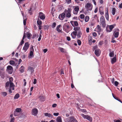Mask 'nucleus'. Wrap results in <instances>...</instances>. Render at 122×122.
<instances>
[{
    "label": "nucleus",
    "instance_id": "nucleus-1",
    "mask_svg": "<svg viewBox=\"0 0 122 122\" xmlns=\"http://www.w3.org/2000/svg\"><path fill=\"white\" fill-rule=\"evenodd\" d=\"M13 79L12 77H11L9 78V81L7 82L5 85V87L7 89L8 88L9 86V92L10 93H12L11 90H14L15 85L13 83Z\"/></svg>",
    "mask_w": 122,
    "mask_h": 122
},
{
    "label": "nucleus",
    "instance_id": "nucleus-2",
    "mask_svg": "<svg viewBox=\"0 0 122 122\" xmlns=\"http://www.w3.org/2000/svg\"><path fill=\"white\" fill-rule=\"evenodd\" d=\"M73 30L75 31H73L71 33V35L72 37L74 39L76 37V36L77 35V31H79L81 30V29L80 27H74Z\"/></svg>",
    "mask_w": 122,
    "mask_h": 122
},
{
    "label": "nucleus",
    "instance_id": "nucleus-3",
    "mask_svg": "<svg viewBox=\"0 0 122 122\" xmlns=\"http://www.w3.org/2000/svg\"><path fill=\"white\" fill-rule=\"evenodd\" d=\"M66 17L70 18L71 16V9L68 8L67 10L65 9L64 12Z\"/></svg>",
    "mask_w": 122,
    "mask_h": 122
},
{
    "label": "nucleus",
    "instance_id": "nucleus-4",
    "mask_svg": "<svg viewBox=\"0 0 122 122\" xmlns=\"http://www.w3.org/2000/svg\"><path fill=\"white\" fill-rule=\"evenodd\" d=\"M100 21L102 27L103 28L105 27L106 26V23L104 17L103 16H102L101 17Z\"/></svg>",
    "mask_w": 122,
    "mask_h": 122
},
{
    "label": "nucleus",
    "instance_id": "nucleus-5",
    "mask_svg": "<svg viewBox=\"0 0 122 122\" xmlns=\"http://www.w3.org/2000/svg\"><path fill=\"white\" fill-rule=\"evenodd\" d=\"M85 8L87 11L91 10L92 8V5L90 3H87L85 5Z\"/></svg>",
    "mask_w": 122,
    "mask_h": 122
},
{
    "label": "nucleus",
    "instance_id": "nucleus-6",
    "mask_svg": "<svg viewBox=\"0 0 122 122\" xmlns=\"http://www.w3.org/2000/svg\"><path fill=\"white\" fill-rule=\"evenodd\" d=\"M69 25L68 24H65L63 26V28L64 30L67 33H68L70 31V30H69Z\"/></svg>",
    "mask_w": 122,
    "mask_h": 122
},
{
    "label": "nucleus",
    "instance_id": "nucleus-7",
    "mask_svg": "<svg viewBox=\"0 0 122 122\" xmlns=\"http://www.w3.org/2000/svg\"><path fill=\"white\" fill-rule=\"evenodd\" d=\"M13 68L11 66H8L7 67V71L10 74H12L13 71Z\"/></svg>",
    "mask_w": 122,
    "mask_h": 122
},
{
    "label": "nucleus",
    "instance_id": "nucleus-8",
    "mask_svg": "<svg viewBox=\"0 0 122 122\" xmlns=\"http://www.w3.org/2000/svg\"><path fill=\"white\" fill-rule=\"evenodd\" d=\"M119 30L118 28L115 29V30L113 34V36L117 38L118 37L119 35Z\"/></svg>",
    "mask_w": 122,
    "mask_h": 122
},
{
    "label": "nucleus",
    "instance_id": "nucleus-9",
    "mask_svg": "<svg viewBox=\"0 0 122 122\" xmlns=\"http://www.w3.org/2000/svg\"><path fill=\"white\" fill-rule=\"evenodd\" d=\"M30 44L28 42H25L24 45V46L23 47V50L25 52L29 47Z\"/></svg>",
    "mask_w": 122,
    "mask_h": 122
},
{
    "label": "nucleus",
    "instance_id": "nucleus-10",
    "mask_svg": "<svg viewBox=\"0 0 122 122\" xmlns=\"http://www.w3.org/2000/svg\"><path fill=\"white\" fill-rule=\"evenodd\" d=\"M68 119L69 122H77V121L73 116L69 117Z\"/></svg>",
    "mask_w": 122,
    "mask_h": 122
},
{
    "label": "nucleus",
    "instance_id": "nucleus-11",
    "mask_svg": "<svg viewBox=\"0 0 122 122\" xmlns=\"http://www.w3.org/2000/svg\"><path fill=\"white\" fill-rule=\"evenodd\" d=\"M81 115L84 119H87L90 121L92 120V118L88 115H85L82 114H81Z\"/></svg>",
    "mask_w": 122,
    "mask_h": 122
},
{
    "label": "nucleus",
    "instance_id": "nucleus-12",
    "mask_svg": "<svg viewBox=\"0 0 122 122\" xmlns=\"http://www.w3.org/2000/svg\"><path fill=\"white\" fill-rule=\"evenodd\" d=\"M101 51L99 49H97L95 50V54L97 56H99L101 54Z\"/></svg>",
    "mask_w": 122,
    "mask_h": 122
},
{
    "label": "nucleus",
    "instance_id": "nucleus-13",
    "mask_svg": "<svg viewBox=\"0 0 122 122\" xmlns=\"http://www.w3.org/2000/svg\"><path fill=\"white\" fill-rule=\"evenodd\" d=\"M38 113V110L36 108H35L32 109L31 112L32 114L33 115L36 116Z\"/></svg>",
    "mask_w": 122,
    "mask_h": 122
},
{
    "label": "nucleus",
    "instance_id": "nucleus-14",
    "mask_svg": "<svg viewBox=\"0 0 122 122\" xmlns=\"http://www.w3.org/2000/svg\"><path fill=\"white\" fill-rule=\"evenodd\" d=\"M39 16L40 18L42 20H44L45 18V15L41 12L39 13Z\"/></svg>",
    "mask_w": 122,
    "mask_h": 122
},
{
    "label": "nucleus",
    "instance_id": "nucleus-15",
    "mask_svg": "<svg viewBox=\"0 0 122 122\" xmlns=\"http://www.w3.org/2000/svg\"><path fill=\"white\" fill-rule=\"evenodd\" d=\"M65 16V15L63 12L59 15L58 17L60 20H63Z\"/></svg>",
    "mask_w": 122,
    "mask_h": 122
},
{
    "label": "nucleus",
    "instance_id": "nucleus-16",
    "mask_svg": "<svg viewBox=\"0 0 122 122\" xmlns=\"http://www.w3.org/2000/svg\"><path fill=\"white\" fill-rule=\"evenodd\" d=\"M105 17L106 19L108 20H109V13L108 9H107L105 11Z\"/></svg>",
    "mask_w": 122,
    "mask_h": 122
},
{
    "label": "nucleus",
    "instance_id": "nucleus-17",
    "mask_svg": "<svg viewBox=\"0 0 122 122\" xmlns=\"http://www.w3.org/2000/svg\"><path fill=\"white\" fill-rule=\"evenodd\" d=\"M96 30H97L96 31L97 32L98 34L100 35V32L102 30L101 26L99 25H98L96 27Z\"/></svg>",
    "mask_w": 122,
    "mask_h": 122
},
{
    "label": "nucleus",
    "instance_id": "nucleus-18",
    "mask_svg": "<svg viewBox=\"0 0 122 122\" xmlns=\"http://www.w3.org/2000/svg\"><path fill=\"white\" fill-rule=\"evenodd\" d=\"M79 8L78 6H75L74 8V10L76 12H73V13L74 14H77L79 10Z\"/></svg>",
    "mask_w": 122,
    "mask_h": 122
},
{
    "label": "nucleus",
    "instance_id": "nucleus-19",
    "mask_svg": "<svg viewBox=\"0 0 122 122\" xmlns=\"http://www.w3.org/2000/svg\"><path fill=\"white\" fill-rule=\"evenodd\" d=\"M114 26L112 25H110L109 27V29H110V30H108V28H106L107 31V32H111L112 30V29L114 28Z\"/></svg>",
    "mask_w": 122,
    "mask_h": 122
},
{
    "label": "nucleus",
    "instance_id": "nucleus-20",
    "mask_svg": "<svg viewBox=\"0 0 122 122\" xmlns=\"http://www.w3.org/2000/svg\"><path fill=\"white\" fill-rule=\"evenodd\" d=\"M45 115L47 117H48L52 118L53 117V115L50 113H44Z\"/></svg>",
    "mask_w": 122,
    "mask_h": 122
},
{
    "label": "nucleus",
    "instance_id": "nucleus-21",
    "mask_svg": "<svg viewBox=\"0 0 122 122\" xmlns=\"http://www.w3.org/2000/svg\"><path fill=\"white\" fill-rule=\"evenodd\" d=\"M82 33H81V30L79 31L78 32V33H77V38H80L81 37V36L82 35Z\"/></svg>",
    "mask_w": 122,
    "mask_h": 122
},
{
    "label": "nucleus",
    "instance_id": "nucleus-22",
    "mask_svg": "<svg viewBox=\"0 0 122 122\" xmlns=\"http://www.w3.org/2000/svg\"><path fill=\"white\" fill-rule=\"evenodd\" d=\"M61 25H58L56 27V30L58 32H61V29H60V27Z\"/></svg>",
    "mask_w": 122,
    "mask_h": 122
},
{
    "label": "nucleus",
    "instance_id": "nucleus-23",
    "mask_svg": "<svg viewBox=\"0 0 122 122\" xmlns=\"http://www.w3.org/2000/svg\"><path fill=\"white\" fill-rule=\"evenodd\" d=\"M111 49H110L109 50V51L110 52L109 54V56L111 57H112L113 56L114 53L113 51H112V52H111Z\"/></svg>",
    "mask_w": 122,
    "mask_h": 122
},
{
    "label": "nucleus",
    "instance_id": "nucleus-24",
    "mask_svg": "<svg viewBox=\"0 0 122 122\" xmlns=\"http://www.w3.org/2000/svg\"><path fill=\"white\" fill-rule=\"evenodd\" d=\"M57 122H62L61 117L60 116L58 117L56 119Z\"/></svg>",
    "mask_w": 122,
    "mask_h": 122
},
{
    "label": "nucleus",
    "instance_id": "nucleus-25",
    "mask_svg": "<svg viewBox=\"0 0 122 122\" xmlns=\"http://www.w3.org/2000/svg\"><path fill=\"white\" fill-rule=\"evenodd\" d=\"M116 61V57H114L112 58L111 60V62L112 64H114L115 63Z\"/></svg>",
    "mask_w": 122,
    "mask_h": 122
},
{
    "label": "nucleus",
    "instance_id": "nucleus-26",
    "mask_svg": "<svg viewBox=\"0 0 122 122\" xmlns=\"http://www.w3.org/2000/svg\"><path fill=\"white\" fill-rule=\"evenodd\" d=\"M28 70L31 72V73H33L34 71V69L33 67L30 66L28 67Z\"/></svg>",
    "mask_w": 122,
    "mask_h": 122
},
{
    "label": "nucleus",
    "instance_id": "nucleus-27",
    "mask_svg": "<svg viewBox=\"0 0 122 122\" xmlns=\"http://www.w3.org/2000/svg\"><path fill=\"white\" fill-rule=\"evenodd\" d=\"M116 9L114 8H113L112 9V14L113 15H114L115 13Z\"/></svg>",
    "mask_w": 122,
    "mask_h": 122
},
{
    "label": "nucleus",
    "instance_id": "nucleus-28",
    "mask_svg": "<svg viewBox=\"0 0 122 122\" xmlns=\"http://www.w3.org/2000/svg\"><path fill=\"white\" fill-rule=\"evenodd\" d=\"M21 110V109L20 108H17L15 109V111L18 112H20Z\"/></svg>",
    "mask_w": 122,
    "mask_h": 122
},
{
    "label": "nucleus",
    "instance_id": "nucleus-29",
    "mask_svg": "<svg viewBox=\"0 0 122 122\" xmlns=\"http://www.w3.org/2000/svg\"><path fill=\"white\" fill-rule=\"evenodd\" d=\"M19 97V94L17 93L15 95L14 98V99H17Z\"/></svg>",
    "mask_w": 122,
    "mask_h": 122
},
{
    "label": "nucleus",
    "instance_id": "nucleus-30",
    "mask_svg": "<svg viewBox=\"0 0 122 122\" xmlns=\"http://www.w3.org/2000/svg\"><path fill=\"white\" fill-rule=\"evenodd\" d=\"M59 50L60 51L62 52H64L65 50V49L59 47Z\"/></svg>",
    "mask_w": 122,
    "mask_h": 122
},
{
    "label": "nucleus",
    "instance_id": "nucleus-31",
    "mask_svg": "<svg viewBox=\"0 0 122 122\" xmlns=\"http://www.w3.org/2000/svg\"><path fill=\"white\" fill-rule=\"evenodd\" d=\"M20 71L21 72H23L24 71V67L23 66H21L20 69Z\"/></svg>",
    "mask_w": 122,
    "mask_h": 122
},
{
    "label": "nucleus",
    "instance_id": "nucleus-32",
    "mask_svg": "<svg viewBox=\"0 0 122 122\" xmlns=\"http://www.w3.org/2000/svg\"><path fill=\"white\" fill-rule=\"evenodd\" d=\"M37 22V24L39 25H41L42 24V21L38 19Z\"/></svg>",
    "mask_w": 122,
    "mask_h": 122
},
{
    "label": "nucleus",
    "instance_id": "nucleus-33",
    "mask_svg": "<svg viewBox=\"0 0 122 122\" xmlns=\"http://www.w3.org/2000/svg\"><path fill=\"white\" fill-rule=\"evenodd\" d=\"M26 34L27 35V37L28 39H30V36H31L32 35L29 32H28Z\"/></svg>",
    "mask_w": 122,
    "mask_h": 122
},
{
    "label": "nucleus",
    "instance_id": "nucleus-34",
    "mask_svg": "<svg viewBox=\"0 0 122 122\" xmlns=\"http://www.w3.org/2000/svg\"><path fill=\"white\" fill-rule=\"evenodd\" d=\"M89 17L88 16H86L85 17V22H87L89 20Z\"/></svg>",
    "mask_w": 122,
    "mask_h": 122
},
{
    "label": "nucleus",
    "instance_id": "nucleus-35",
    "mask_svg": "<svg viewBox=\"0 0 122 122\" xmlns=\"http://www.w3.org/2000/svg\"><path fill=\"white\" fill-rule=\"evenodd\" d=\"M1 93L2 95L4 97L6 96L7 94V93L5 92H2Z\"/></svg>",
    "mask_w": 122,
    "mask_h": 122
},
{
    "label": "nucleus",
    "instance_id": "nucleus-36",
    "mask_svg": "<svg viewBox=\"0 0 122 122\" xmlns=\"http://www.w3.org/2000/svg\"><path fill=\"white\" fill-rule=\"evenodd\" d=\"M9 63L10 64L13 65L15 64V62L11 60L10 61Z\"/></svg>",
    "mask_w": 122,
    "mask_h": 122
},
{
    "label": "nucleus",
    "instance_id": "nucleus-37",
    "mask_svg": "<svg viewBox=\"0 0 122 122\" xmlns=\"http://www.w3.org/2000/svg\"><path fill=\"white\" fill-rule=\"evenodd\" d=\"M30 51L32 52L34 51V49H33V46L31 45L30 48Z\"/></svg>",
    "mask_w": 122,
    "mask_h": 122
},
{
    "label": "nucleus",
    "instance_id": "nucleus-38",
    "mask_svg": "<svg viewBox=\"0 0 122 122\" xmlns=\"http://www.w3.org/2000/svg\"><path fill=\"white\" fill-rule=\"evenodd\" d=\"M56 25V23L55 22L53 23L51 25L52 27L53 28H55Z\"/></svg>",
    "mask_w": 122,
    "mask_h": 122
},
{
    "label": "nucleus",
    "instance_id": "nucleus-39",
    "mask_svg": "<svg viewBox=\"0 0 122 122\" xmlns=\"http://www.w3.org/2000/svg\"><path fill=\"white\" fill-rule=\"evenodd\" d=\"M99 11H100V14H101V15H103L104 14V12L103 11V10H102V11L101 10V9H99Z\"/></svg>",
    "mask_w": 122,
    "mask_h": 122
},
{
    "label": "nucleus",
    "instance_id": "nucleus-40",
    "mask_svg": "<svg viewBox=\"0 0 122 122\" xmlns=\"http://www.w3.org/2000/svg\"><path fill=\"white\" fill-rule=\"evenodd\" d=\"M18 112H16L15 111L14 112V115L15 116H17L19 115V114L18 113Z\"/></svg>",
    "mask_w": 122,
    "mask_h": 122
},
{
    "label": "nucleus",
    "instance_id": "nucleus-41",
    "mask_svg": "<svg viewBox=\"0 0 122 122\" xmlns=\"http://www.w3.org/2000/svg\"><path fill=\"white\" fill-rule=\"evenodd\" d=\"M74 25L76 26H77L78 25V23L77 21H74Z\"/></svg>",
    "mask_w": 122,
    "mask_h": 122
},
{
    "label": "nucleus",
    "instance_id": "nucleus-42",
    "mask_svg": "<svg viewBox=\"0 0 122 122\" xmlns=\"http://www.w3.org/2000/svg\"><path fill=\"white\" fill-rule=\"evenodd\" d=\"M26 18L25 19H24V20H23V24L24 25H25L26 24Z\"/></svg>",
    "mask_w": 122,
    "mask_h": 122
},
{
    "label": "nucleus",
    "instance_id": "nucleus-43",
    "mask_svg": "<svg viewBox=\"0 0 122 122\" xmlns=\"http://www.w3.org/2000/svg\"><path fill=\"white\" fill-rule=\"evenodd\" d=\"M77 42L78 45L80 46L81 45V41L79 40H78L77 41Z\"/></svg>",
    "mask_w": 122,
    "mask_h": 122
},
{
    "label": "nucleus",
    "instance_id": "nucleus-44",
    "mask_svg": "<svg viewBox=\"0 0 122 122\" xmlns=\"http://www.w3.org/2000/svg\"><path fill=\"white\" fill-rule=\"evenodd\" d=\"M80 17L81 19H83L85 17V15L83 14H81L80 15Z\"/></svg>",
    "mask_w": 122,
    "mask_h": 122
},
{
    "label": "nucleus",
    "instance_id": "nucleus-45",
    "mask_svg": "<svg viewBox=\"0 0 122 122\" xmlns=\"http://www.w3.org/2000/svg\"><path fill=\"white\" fill-rule=\"evenodd\" d=\"M66 1L68 4H69L71 2V0H66Z\"/></svg>",
    "mask_w": 122,
    "mask_h": 122
},
{
    "label": "nucleus",
    "instance_id": "nucleus-46",
    "mask_svg": "<svg viewBox=\"0 0 122 122\" xmlns=\"http://www.w3.org/2000/svg\"><path fill=\"white\" fill-rule=\"evenodd\" d=\"M24 43V40L22 39L21 42H20L19 45H22Z\"/></svg>",
    "mask_w": 122,
    "mask_h": 122
},
{
    "label": "nucleus",
    "instance_id": "nucleus-47",
    "mask_svg": "<svg viewBox=\"0 0 122 122\" xmlns=\"http://www.w3.org/2000/svg\"><path fill=\"white\" fill-rule=\"evenodd\" d=\"M93 35V36H94V37H96L97 36V34L95 32H94L92 33Z\"/></svg>",
    "mask_w": 122,
    "mask_h": 122
},
{
    "label": "nucleus",
    "instance_id": "nucleus-48",
    "mask_svg": "<svg viewBox=\"0 0 122 122\" xmlns=\"http://www.w3.org/2000/svg\"><path fill=\"white\" fill-rule=\"evenodd\" d=\"M97 46H94L93 47V50L94 51V50H96V49H97Z\"/></svg>",
    "mask_w": 122,
    "mask_h": 122
},
{
    "label": "nucleus",
    "instance_id": "nucleus-49",
    "mask_svg": "<svg viewBox=\"0 0 122 122\" xmlns=\"http://www.w3.org/2000/svg\"><path fill=\"white\" fill-rule=\"evenodd\" d=\"M112 95L113 97L116 99L117 100L118 99V98L117 97H116L112 93Z\"/></svg>",
    "mask_w": 122,
    "mask_h": 122
},
{
    "label": "nucleus",
    "instance_id": "nucleus-50",
    "mask_svg": "<svg viewBox=\"0 0 122 122\" xmlns=\"http://www.w3.org/2000/svg\"><path fill=\"white\" fill-rule=\"evenodd\" d=\"M34 52H32V51H30V56H32L33 55V53Z\"/></svg>",
    "mask_w": 122,
    "mask_h": 122
},
{
    "label": "nucleus",
    "instance_id": "nucleus-51",
    "mask_svg": "<svg viewBox=\"0 0 122 122\" xmlns=\"http://www.w3.org/2000/svg\"><path fill=\"white\" fill-rule=\"evenodd\" d=\"M114 84L115 86H117L118 84V82L117 81H116L115 82Z\"/></svg>",
    "mask_w": 122,
    "mask_h": 122
},
{
    "label": "nucleus",
    "instance_id": "nucleus-52",
    "mask_svg": "<svg viewBox=\"0 0 122 122\" xmlns=\"http://www.w3.org/2000/svg\"><path fill=\"white\" fill-rule=\"evenodd\" d=\"M15 120L14 117H13L11 118V119L10 122H14V120Z\"/></svg>",
    "mask_w": 122,
    "mask_h": 122
},
{
    "label": "nucleus",
    "instance_id": "nucleus-53",
    "mask_svg": "<svg viewBox=\"0 0 122 122\" xmlns=\"http://www.w3.org/2000/svg\"><path fill=\"white\" fill-rule=\"evenodd\" d=\"M59 115V113L58 112L57 113H53V115L55 116H57Z\"/></svg>",
    "mask_w": 122,
    "mask_h": 122
},
{
    "label": "nucleus",
    "instance_id": "nucleus-54",
    "mask_svg": "<svg viewBox=\"0 0 122 122\" xmlns=\"http://www.w3.org/2000/svg\"><path fill=\"white\" fill-rule=\"evenodd\" d=\"M37 80L36 79H34V81L33 83L34 84H36V83Z\"/></svg>",
    "mask_w": 122,
    "mask_h": 122
},
{
    "label": "nucleus",
    "instance_id": "nucleus-55",
    "mask_svg": "<svg viewBox=\"0 0 122 122\" xmlns=\"http://www.w3.org/2000/svg\"><path fill=\"white\" fill-rule=\"evenodd\" d=\"M25 32L24 34L22 39L24 40V39L25 38Z\"/></svg>",
    "mask_w": 122,
    "mask_h": 122
},
{
    "label": "nucleus",
    "instance_id": "nucleus-56",
    "mask_svg": "<svg viewBox=\"0 0 122 122\" xmlns=\"http://www.w3.org/2000/svg\"><path fill=\"white\" fill-rule=\"evenodd\" d=\"M57 106V104H54L52 105V107H56Z\"/></svg>",
    "mask_w": 122,
    "mask_h": 122
},
{
    "label": "nucleus",
    "instance_id": "nucleus-57",
    "mask_svg": "<svg viewBox=\"0 0 122 122\" xmlns=\"http://www.w3.org/2000/svg\"><path fill=\"white\" fill-rule=\"evenodd\" d=\"M67 40L68 41H70L71 40V38L69 36H67Z\"/></svg>",
    "mask_w": 122,
    "mask_h": 122
},
{
    "label": "nucleus",
    "instance_id": "nucleus-58",
    "mask_svg": "<svg viewBox=\"0 0 122 122\" xmlns=\"http://www.w3.org/2000/svg\"><path fill=\"white\" fill-rule=\"evenodd\" d=\"M114 122H121V121L119 120H114Z\"/></svg>",
    "mask_w": 122,
    "mask_h": 122
},
{
    "label": "nucleus",
    "instance_id": "nucleus-59",
    "mask_svg": "<svg viewBox=\"0 0 122 122\" xmlns=\"http://www.w3.org/2000/svg\"><path fill=\"white\" fill-rule=\"evenodd\" d=\"M98 8H95L94 11L95 13H96L97 12L98 10Z\"/></svg>",
    "mask_w": 122,
    "mask_h": 122
},
{
    "label": "nucleus",
    "instance_id": "nucleus-60",
    "mask_svg": "<svg viewBox=\"0 0 122 122\" xmlns=\"http://www.w3.org/2000/svg\"><path fill=\"white\" fill-rule=\"evenodd\" d=\"M43 52L45 53H46L47 52V49H44L43 50Z\"/></svg>",
    "mask_w": 122,
    "mask_h": 122
},
{
    "label": "nucleus",
    "instance_id": "nucleus-61",
    "mask_svg": "<svg viewBox=\"0 0 122 122\" xmlns=\"http://www.w3.org/2000/svg\"><path fill=\"white\" fill-rule=\"evenodd\" d=\"M111 42L112 43H115L116 42V41L115 40L113 39H112V40L111 41Z\"/></svg>",
    "mask_w": 122,
    "mask_h": 122
},
{
    "label": "nucleus",
    "instance_id": "nucleus-62",
    "mask_svg": "<svg viewBox=\"0 0 122 122\" xmlns=\"http://www.w3.org/2000/svg\"><path fill=\"white\" fill-rule=\"evenodd\" d=\"M61 75L64 74V72L63 70H61Z\"/></svg>",
    "mask_w": 122,
    "mask_h": 122
},
{
    "label": "nucleus",
    "instance_id": "nucleus-63",
    "mask_svg": "<svg viewBox=\"0 0 122 122\" xmlns=\"http://www.w3.org/2000/svg\"><path fill=\"white\" fill-rule=\"evenodd\" d=\"M89 28H86V32L87 33H88L89 32Z\"/></svg>",
    "mask_w": 122,
    "mask_h": 122
},
{
    "label": "nucleus",
    "instance_id": "nucleus-64",
    "mask_svg": "<svg viewBox=\"0 0 122 122\" xmlns=\"http://www.w3.org/2000/svg\"><path fill=\"white\" fill-rule=\"evenodd\" d=\"M119 7L120 8H122V2L119 5Z\"/></svg>",
    "mask_w": 122,
    "mask_h": 122
}]
</instances>
